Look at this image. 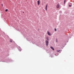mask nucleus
Here are the masks:
<instances>
[{"instance_id": "4", "label": "nucleus", "mask_w": 74, "mask_h": 74, "mask_svg": "<svg viewBox=\"0 0 74 74\" xmlns=\"http://www.w3.org/2000/svg\"><path fill=\"white\" fill-rule=\"evenodd\" d=\"M38 5H40V1H38Z\"/></svg>"}, {"instance_id": "5", "label": "nucleus", "mask_w": 74, "mask_h": 74, "mask_svg": "<svg viewBox=\"0 0 74 74\" xmlns=\"http://www.w3.org/2000/svg\"><path fill=\"white\" fill-rule=\"evenodd\" d=\"M56 7L57 8H59V4L57 5Z\"/></svg>"}, {"instance_id": "9", "label": "nucleus", "mask_w": 74, "mask_h": 74, "mask_svg": "<svg viewBox=\"0 0 74 74\" xmlns=\"http://www.w3.org/2000/svg\"><path fill=\"white\" fill-rule=\"evenodd\" d=\"M8 11V9H5V12H6Z\"/></svg>"}, {"instance_id": "8", "label": "nucleus", "mask_w": 74, "mask_h": 74, "mask_svg": "<svg viewBox=\"0 0 74 74\" xmlns=\"http://www.w3.org/2000/svg\"><path fill=\"white\" fill-rule=\"evenodd\" d=\"M55 32L56 31V29L55 28Z\"/></svg>"}, {"instance_id": "6", "label": "nucleus", "mask_w": 74, "mask_h": 74, "mask_svg": "<svg viewBox=\"0 0 74 74\" xmlns=\"http://www.w3.org/2000/svg\"><path fill=\"white\" fill-rule=\"evenodd\" d=\"M50 48L52 49L53 50H54V49H53V47H50Z\"/></svg>"}, {"instance_id": "13", "label": "nucleus", "mask_w": 74, "mask_h": 74, "mask_svg": "<svg viewBox=\"0 0 74 74\" xmlns=\"http://www.w3.org/2000/svg\"><path fill=\"white\" fill-rule=\"evenodd\" d=\"M21 51V49H20V50H19V51Z\"/></svg>"}, {"instance_id": "11", "label": "nucleus", "mask_w": 74, "mask_h": 74, "mask_svg": "<svg viewBox=\"0 0 74 74\" xmlns=\"http://www.w3.org/2000/svg\"><path fill=\"white\" fill-rule=\"evenodd\" d=\"M57 52H60V50H58L57 51Z\"/></svg>"}, {"instance_id": "1", "label": "nucleus", "mask_w": 74, "mask_h": 74, "mask_svg": "<svg viewBox=\"0 0 74 74\" xmlns=\"http://www.w3.org/2000/svg\"><path fill=\"white\" fill-rule=\"evenodd\" d=\"M45 43H46V46H48L49 45V42L48 41L46 40L45 41Z\"/></svg>"}, {"instance_id": "15", "label": "nucleus", "mask_w": 74, "mask_h": 74, "mask_svg": "<svg viewBox=\"0 0 74 74\" xmlns=\"http://www.w3.org/2000/svg\"><path fill=\"white\" fill-rule=\"evenodd\" d=\"M1 5H2V6H3V4H1Z\"/></svg>"}, {"instance_id": "16", "label": "nucleus", "mask_w": 74, "mask_h": 74, "mask_svg": "<svg viewBox=\"0 0 74 74\" xmlns=\"http://www.w3.org/2000/svg\"><path fill=\"white\" fill-rule=\"evenodd\" d=\"M23 13H24V12H23Z\"/></svg>"}, {"instance_id": "12", "label": "nucleus", "mask_w": 74, "mask_h": 74, "mask_svg": "<svg viewBox=\"0 0 74 74\" xmlns=\"http://www.w3.org/2000/svg\"><path fill=\"white\" fill-rule=\"evenodd\" d=\"M69 7H71V5H69Z\"/></svg>"}, {"instance_id": "10", "label": "nucleus", "mask_w": 74, "mask_h": 74, "mask_svg": "<svg viewBox=\"0 0 74 74\" xmlns=\"http://www.w3.org/2000/svg\"><path fill=\"white\" fill-rule=\"evenodd\" d=\"M10 42H12V40H10Z\"/></svg>"}, {"instance_id": "2", "label": "nucleus", "mask_w": 74, "mask_h": 74, "mask_svg": "<svg viewBox=\"0 0 74 74\" xmlns=\"http://www.w3.org/2000/svg\"><path fill=\"white\" fill-rule=\"evenodd\" d=\"M47 34H48L49 36H51V34L49 32H47Z\"/></svg>"}, {"instance_id": "14", "label": "nucleus", "mask_w": 74, "mask_h": 74, "mask_svg": "<svg viewBox=\"0 0 74 74\" xmlns=\"http://www.w3.org/2000/svg\"><path fill=\"white\" fill-rule=\"evenodd\" d=\"M47 40H48V38H47Z\"/></svg>"}, {"instance_id": "7", "label": "nucleus", "mask_w": 74, "mask_h": 74, "mask_svg": "<svg viewBox=\"0 0 74 74\" xmlns=\"http://www.w3.org/2000/svg\"><path fill=\"white\" fill-rule=\"evenodd\" d=\"M65 3V0L64 1V4Z\"/></svg>"}, {"instance_id": "3", "label": "nucleus", "mask_w": 74, "mask_h": 74, "mask_svg": "<svg viewBox=\"0 0 74 74\" xmlns=\"http://www.w3.org/2000/svg\"><path fill=\"white\" fill-rule=\"evenodd\" d=\"M45 9L46 11L47 10V5H46V7H45Z\"/></svg>"}]
</instances>
